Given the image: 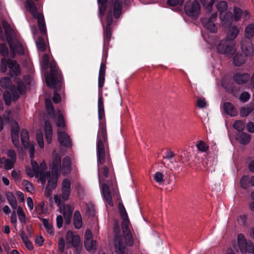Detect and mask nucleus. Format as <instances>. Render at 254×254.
I'll return each instance as SVG.
<instances>
[{
    "label": "nucleus",
    "instance_id": "obj_23",
    "mask_svg": "<svg viewBox=\"0 0 254 254\" xmlns=\"http://www.w3.org/2000/svg\"><path fill=\"white\" fill-rule=\"evenodd\" d=\"M102 189L103 196L107 203L111 206H113L114 203L109 187L106 184H103Z\"/></svg>",
    "mask_w": 254,
    "mask_h": 254
},
{
    "label": "nucleus",
    "instance_id": "obj_26",
    "mask_svg": "<svg viewBox=\"0 0 254 254\" xmlns=\"http://www.w3.org/2000/svg\"><path fill=\"white\" fill-rule=\"evenodd\" d=\"M44 130L46 141L50 144L52 140L53 130L52 125L49 121H46L45 123Z\"/></svg>",
    "mask_w": 254,
    "mask_h": 254
},
{
    "label": "nucleus",
    "instance_id": "obj_40",
    "mask_svg": "<svg viewBox=\"0 0 254 254\" xmlns=\"http://www.w3.org/2000/svg\"><path fill=\"white\" fill-rule=\"evenodd\" d=\"M46 109L49 115L52 117L54 116V110L52 102L50 99H46L45 100Z\"/></svg>",
    "mask_w": 254,
    "mask_h": 254
},
{
    "label": "nucleus",
    "instance_id": "obj_55",
    "mask_svg": "<svg viewBox=\"0 0 254 254\" xmlns=\"http://www.w3.org/2000/svg\"><path fill=\"white\" fill-rule=\"evenodd\" d=\"M7 156L8 157L7 158L10 159L12 160L16 161L17 156L16 153L14 150L9 149L7 151Z\"/></svg>",
    "mask_w": 254,
    "mask_h": 254
},
{
    "label": "nucleus",
    "instance_id": "obj_14",
    "mask_svg": "<svg viewBox=\"0 0 254 254\" xmlns=\"http://www.w3.org/2000/svg\"><path fill=\"white\" fill-rule=\"evenodd\" d=\"M21 141L23 146L26 148L29 149L30 157L32 158L34 157L35 148L33 144L29 143V134L27 130L23 129L21 133Z\"/></svg>",
    "mask_w": 254,
    "mask_h": 254
},
{
    "label": "nucleus",
    "instance_id": "obj_47",
    "mask_svg": "<svg viewBox=\"0 0 254 254\" xmlns=\"http://www.w3.org/2000/svg\"><path fill=\"white\" fill-rule=\"evenodd\" d=\"M17 215L18 219L21 223L25 222V214L23 211L22 208L21 206H18L17 208Z\"/></svg>",
    "mask_w": 254,
    "mask_h": 254
},
{
    "label": "nucleus",
    "instance_id": "obj_41",
    "mask_svg": "<svg viewBox=\"0 0 254 254\" xmlns=\"http://www.w3.org/2000/svg\"><path fill=\"white\" fill-rule=\"evenodd\" d=\"M233 62L235 65L240 66L245 63L244 57L242 55H236L234 58Z\"/></svg>",
    "mask_w": 254,
    "mask_h": 254
},
{
    "label": "nucleus",
    "instance_id": "obj_34",
    "mask_svg": "<svg viewBox=\"0 0 254 254\" xmlns=\"http://www.w3.org/2000/svg\"><path fill=\"white\" fill-rule=\"evenodd\" d=\"M56 116L58 117V120L56 121V125L57 127H64L65 126V122L62 112L59 110L56 113Z\"/></svg>",
    "mask_w": 254,
    "mask_h": 254
},
{
    "label": "nucleus",
    "instance_id": "obj_50",
    "mask_svg": "<svg viewBox=\"0 0 254 254\" xmlns=\"http://www.w3.org/2000/svg\"><path fill=\"white\" fill-rule=\"evenodd\" d=\"M10 80L8 77L1 78L0 80V84L4 88H8L10 85Z\"/></svg>",
    "mask_w": 254,
    "mask_h": 254
},
{
    "label": "nucleus",
    "instance_id": "obj_36",
    "mask_svg": "<svg viewBox=\"0 0 254 254\" xmlns=\"http://www.w3.org/2000/svg\"><path fill=\"white\" fill-rule=\"evenodd\" d=\"M37 47L39 50L44 52L46 50V44L42 36H39L36 41Z\"/></svg>",
    "mask_w": 254,
    "mask_h": 254
},
{
    "label": "nucleus",
    "instance_id": "obj_33",
    "mask_svg": "<svg viewBox=\"0 0 254 254\" xmlns=\"http://www.w3.org/2000/svg\"><path fill=\"white\" fill-rule=\"evenodd\" d=\"M6 197L8 202L13 209H15L17 208V201L14 195L10 192H8L6 194Z\"/></svg>",
    "mask_w": 254,
    "mask_h": 254
},
{
    "label": "nucleus",
    "instance_id": "obj_8",
    "mask_svg": "<svg viewBox=\"0 0 254 254\" xmlns=\"http://www.w3.org/2000/svg\"><path fill=\"white\" fill-rule=\"evenodd\" d=\"M17 87H12L10 92L6 91L3 93V98L6 105H9L11 100H16L19 95L22 94L25 91V86L23 82L18 79L17 81Z\"/></svg>",
    "mask_w": 254,
    "mask_h": 254
},
{
    "label": "nucleus",
    "instance_id": "obj_61",
    "mask_svg": "<svg viewBox=\"0 0 254 254\" xmlns=\"http://www.w3.org/2000/svg\"><path fill=\"white\" fill-rule=\"evenodd\" d=\"M11 176L15 180H19L21 179L20 173L19 171L13 170L11 172Z\"/></svg>",
    "mask_w": 254,
    "mask_h": 254
},
{
    "label": "nucleus",
    "instance_id": "obj_52",
    "mask_svg": "<svg viewBox=\"0 0 254 254\" xmlns=\"http://www.w3.org/2000/svg\"><path fill=\"white\" fill-rule=\"evenodd\" d=\"M0 54L4 58L8 55V48L4 44H0Z\"/></svg>",
    "mask_w": 254,
    "mask_h": 254
},
{
    "label": "nucleus",
    "instance_id": "obj_64",
    "mask_svg": "<svg viewBox=\"0 0 254 254\" xmlns=\"http://www.w3.org/2000/svg\"><path fill=\"white\" fill-rule=\"evenodd\" d=\"M247 128L249 132H254V124L252 122H249L247 125Z\"/></svg>",
    "mask_w": 254,
    "mask_h": 254
},
{
    "label": "nucleus",
    "instance_id": "obj_62",
    "mask_svg": "<svg viewBox=\"0 0 254 254\" xmlns=\"http://www.w3.org/2000/svg\"><path fill=\"white\" fill-rule=\"evenodd\" d=\"M106 71V64L102 63L100 65L99 75L105 76Z\"/></svg>",
    "mask_w": 254,
    "mask_h": 254
},
{
    "label": "nucleus",
    "instance_id": "obj_44",
    "mask_svg": "<svg viewBox=\"0 0 254 254\" xmlns=\"http://www.w3.org/2000/svg\"><path fill=\"white\" fill-rule=\"evenodd\" d=\"M198 150L201 152H206L208 149V146L203 141H199L196 145Z\"/></svg>",
    "mask_w": 254,
    "mask_h": 254
},
{
    "label": "nucleus",
    "instance_id": "obj_27",
    "mask_svg": "<svg viewBox=\"0 0 254 254\" xmlns=\"http://www.w3.org/2000/svg\"><path fill=\"white\" fill-rule=\"evenodd\" d=\"M8 67L11 75H18L20 73L19 65L17 62L12 60H9Z\"/></svg>",
    "mask_w": 254,
    "mask_h": 254
},
{
    "label": "nucleus",
    "instance_id": "obj_18",
    "mask_svg": "<svg viewBox=\"0 0 254 254\" xmlns=\"http://www.w3.org/2000/svg\"><path fill=\"white\" fill-rule=\"evenodd\" d=\"M216 7L220 12V18L221 21L224 23L227 22V17L229 15L228 13H226L223 16V12L226 11L227 9V3L225 1H221L216 5Z\"/></svg>",
    "mask_w": 254,
    "mask_h": 254
},
{
    "label": "nucleus",
    "instance_id": "obj_5",
    "mask_svg": "<svg viewBox=\"0 0 254 254\" xmlns=\"http://www.w3.org/2000/svg\"><path fill=\"white\" fill-rule=\"evenodd\" d=\"M2 26L5 31L6 38L10 50L12 52L11 57H14L15 53L23 54L24 52L22 44L16 37L13 30L9 24L5 21H2Z\"/></svg>",
    "mask_w": 254,
    "mask_h": 254
},
{
    "label": "nucleus",
    "instance_id": "obj_21",
    "mask_svg": "<svg viewBox=\"0 0 254 254\" xmlns=\"http://www.w3.org/2000/svg\"><path fill=\"white\" fill-rule=\"evenodd\" d=\"M20 128L17 122H14L12 124L11 128V139L13 143L15 146L19 144V132Z\"/></svg>",
    "mask_w": 254,
    "mask_h": 254
},
{
    "label": "nucleus",
    "instance_id": "obj_31",
    "mask_svg": "<svg viewBox=\"0 0 254 254\" xmlns=\"http://www.w3.org/2000/svg\"><path fill=\"white\" fill-rule=\"evenodd\" d=\"M73 224L75 228L77 229L80 228L82 225L81 216L78 211H75L74 213Z\"/></svg>",
    "mask_w": 254,
    "mask_h": 254
},
{
    "label": "nucleus",
    "instance_id": "obj_46",
    "mask_svg": "<svg viewBox=\"0 0 254 254\" xmlns=\"http://www.w3.org/2000/svg\"><path fill=\"white\" fill-rule=\"evenodd\" d=\"M249 183H250V178L248 176H243L240 180L241 186L244 189H247L248 188Z\"/></svg>",
    "mask_w": 254,
    "mask_h": 254
},
{
    "label": "nucleus",
    "instance_id": "obj_37",
    "mask_svg": "<svg viewBox=\"0 0 254 254\" xmlns=\"http://www.w3.org/2000/svg\"><path fill=\"white\" fill-rule=\"evenodd\" d=\"M104 117H105V112H104V109H98V118L99 120L100 121V123L99 125V130L98 131H99L100 127L103 125L105 127V128H106V124L104 121ZM106 130L107 131V129H106ZM99 132H98L97 136L98 135ZM107 134V133L106 132Z\"/></svg>",
    "mask_w": 254,
    "mask_h": 254
},
{
    "label": "nucleus",
    "instance_id": "obj_63",
    "mask_svg": "<svg viewBox=\"0 0 254 254\" xmlns=\"http://www.w3.org/2000/svg\"><path fill=\"white\" fill-rule=\"evenodd\" d=\"M59 249L61 252H63L64 249V240L63 238L60 239L59 241Z\"/></svg>",
    "mask_w": 254,
    "mask_h": 254
},
{
    "label": "nucleus",
    "instance_id": "obj_2",
    "mask_svg": "<svg viewBox=\"0 0 254 254\" xmlns=\"http://www.w3.org/2000/svg\"><path fill=\"white\" fill-rule=\"evenodd\" d=\"M119 209L122 222L121 224L124 236L116 235L114 238V246L116 254H127V247H131L134 245H139V241L133 239L132 235L129 229L130 222L127 212L123 204H120Z\"/></svg>",
    "mask_w": 254,
    "mask_h": 254
},
{
    "label": "nucleus",
    "instance_id": "obj_4",
    "mask_svg": "<svg viewBox=\"0 0 254 254\" xmlns=\"http://www.w3.org/2000/svg\"><path fill=\"white\" fill-rule=\"evenodd\" d=\"M110 9L107 16V25L104 27V47L107 48L109 46L112 36L111 26L113 22L112 15L115 18H118L122 12V1L120 0H112L110 3Z\"/></svg>",
    "mask_w": 254,
    "mask_h": 254
},
{
    "label": "nucleus",
    "instance_id": "obj_51",
    "mask_svg": "<svg viewBox=\"0 0 254 254\" xmlns=\"http://www.w3.org/2000/svg\"><path fill=\"white\" fill-rule=\"evenodd\" d=\"M36 138L37 142L39 144V145L40 148H43L44 147V141H43V134L41 131H38L36 133Z\"/></svg>",
    "mask_w": 254,
    "mask_h": 254
},
{
    "label": "nucleus",
    "instance_id": "obj_29",
    "mask_svg": "<svg viewBox=\"0 0 254 254\" xmlns=\"http://www.w3.org/2000/svg\"><path fill=\"white\" fill-rule=\"evenodd\" d=\"M223 109L226 113L231 116L235 117L238 114L237 110L230 102H225L223 104Z\"/></svg>",
    "mask_w": 254,
    "mask_h": 254
},
{
    "label": "nucleus",
    "instance_id": "obj_43",
    "mask_svg": "<svg viewBox=\"0 0 254 254\" xmlns=\"http://www.w3.org/2000/svg\"><path fill=\"white\" fill-rule=\"evenodd\" d=\"M50 87L54 88L55 89V91H54V97H53V101L55 103H59L61 100V98L60 95L57 93V92L59 91V90H60V88L62 86H59L57 85V87H56L54 85L53 86H50Z\"/></svg>",
    "mask_w": 254,
    "mask_h": 254
},
{
    "label": "nucleus",
    "instance_id": "obj_19",
    "mask_svg": "<svg viewBox=\"0 0 254 254\" xmlns=\"http://www.w3.org/2000/svg\"><path fill=\"white\" fill-rule=\"evenodd\" d=\"M31 158V166L33 171L35 172V176L37 178H39L43 184L46 182V174H44L42 170L39 169L38 164L35 161L33 160Z\"/></svg>",
    "mask_w": 254,
    "mask_h": 254
},
{
    "label": "nucleus",
    "instance_id": "obj_56",
    "mask_svg": "<svg viewBox=\"0 0 254 254\" xmlns=\"http://www.w3.org/2000/svg\"><path fill=\"white\" fill-rule=\"evenodd\" d=\"M49 64V56L47 54H44L42 57V65L45 68H47Z\"/></svg>",
    "mask_w": 254,
    "mask_h": 254
},
{
    "label": "nucleus",
    "instance_id": "obj_57",
    "mask_svg": "<svg viewBox=\"0 0 254 254\" xmlns=\"http://www.w3.org/2000/svg\"><path fill=\"white\" fill-rule=\"evenodd\" d=\"M250 98V94L247 92H244L240 95V99L243 102L247 101Z\"/></svg>",
    "mask_w": 254,
    "mask_h": 254
},
{
    "label": "nucleus",
    "instance_id": "obj_20",
    "mask_svg": "<svg viewBox=\"0 0 254 254\" xmlns=\"http://www.w3.org/2000/svg\"><path fill=\"white\" fill-rule=\"evenodd\" d=\"M243 16L245 20H247L249 18V12L246 10L243 11L239 7H234L232 19L235 21H238Z\"/></svg>",
    "mask_w": 254,
    "mask_h": 254
},
{
    "label": "nucleus",
    "instance_id": "obj_13",
    "mask_svg": "<svg viewBox=\"0 0 254 254\" xmlns=\"http://www.w3.org/2000/svg\"><path fill=\"white\" fill-rule=\"evenodd\" d=\"M237 243L241 252L243 254H246L251 248H253V243L251 241L247 242L242 234L238 235Z\"/></svg>",
    "mask_w": 254,
    "mask_h": 254
},
{
    "label": "nucleus",
    "instance_id": "obj_6",
    "mask_svg": "<svg viewBox=\"0 0 254 254\" xmlns=\"http://www.w3.org/2000/svg\"><path fill=\"white\" fill-rule=\"evenodd\" d=\"M25 8L31 13L33 18L37 19L41 33L43 35H46L47 30L44 16L42 13L37 12L36 6L32 0H26Z\"/></svg>",
    "mask_w": 254,
    "mask_h": 254
},
{
    "label": "nucleus",
    "instance_id": "obj_25",
    "mask_svg": "<svg viewBox=\"0 0 254 254\" xmlns=\"http://www.w3.org/2000/svg\"><path fill=\"white\" fill-rule=\"evenodd\" d=\"M250 76L247 73L238 72L233 77L234 80L238 84L245 83L250 79Z\"/></svg>",
    "mask_w": 254,
    "mask_h": 254
},
{
    "label": "nucleus",
    "instance_id": "obj_30",
    "mask_svg": "<svg viewBox=\"0 0 254 254\" xmlns=\"http://www.w3.org/2000/svg\"><path fill=\"white\" fill-rule=\"evenodd\" d=\"M239 33V29L237 26L230 27L227 33V39L234 41V40L237 37Z\"/></svg>",
    "mask_w": 254,
    "mask_h": 254
},
{
    "label": "nucleus",
    "instance_id": "obj_9",
    "mask_svg": "<svg viewBox=\"0 0 254 254\" xmlns=\"http://www.w3.org/2000/svg\"><path fill=\"white\" fill-rule=\"evenodd\" d=\"M71 191V182L68 179H65L62 183V192L60 195H55L54 199L58 205H60L63 201L67 200L69 198Z\"/></svg>",
    "mask_w": 254,
    "mask_h": 254
},
{
    "label": "nucleus",
    "instance_id": "obj_7",
    "mask_svg": "<svg viewBox=\"0 0 254 254\" xmlns=\"http://www.w3.org/2000/svg\"><path fill=\"white\" fill-rule=\"evenodd\" d=\"M51 73L46 77V82L48 86L57 85L62 86L63 77L61 71H60L54 62H51L50 63Z\"/></svg>",
    "mask_w": 254,
    "mask_h": 254
},
{
    "label": "nucleus",
    "instance_id": "obj_1",
    "mask_svg": "<svg viewBox=\"0 0 254 254\" xmlns=\"http://www.w3.org/2000/svg\"><path fill=\"white\" fill-rule=\"evenodd\" d=\"M52 173L47 172L46 173V180L48 184L46 186L45 194L47 197L51 195L52 190L57 187L58 179L62 174L66 175L71 171V160L69 156L64 157L62 161L61 156L56 153L53 156L51 165Z\"/></svg>",
    "mask_w": 254,
    "mask_h": 254
},
{
    "label": "nucleus",
    "instance_id": "obj_17",
    "mask_svg": "<svg viewBox=\"0 0 254 254\" xmlns=\"http://www.w3.org/2000/svg\"><path fill=\"white\" fill-rule=\"evenodd\" d=\"M58 139L60 144L64 147H70L72 145L70 138L64 131H58Z\"/></svg>",
    "mask_w": 254,
    "mask_h": 254
},
{
    "label": "nucleus",
    "instance_id": "obj_3",
    "mask_svg": "<svg viewBox=\"0 0 254 254\" xmlns=\"http://www.w3.org/2000/svg\"><path fill=\"white\" fill-rule=\"evenodd\" d=\"M96 151L99 182L104 181L108 176V167L103 164L105 162L106 152H109V145L105 127L103 125L100 128L97 139Z\"/></svg>",
    "mask_w": 254,
    "mask_h": 254
},
{
    "label": "nucleus",
    "instance_id": "obj_22",
    "mask_svg": "<svg viewBox=\"0 0 254 254\" xmlns=\"http://www.w3.org/2000/svg\"><path fill=\"white\" fill-rule=\"evenodd\" d=\"M61 212L63 213L65 221L68 224L70 221L72 213L73 210V208L68 204L64 205L60 207Z\"/></svg>",
    "mask_w": 254,
    "mask_h": 254
},
{
    "label": "nucleus",
    "instance_id": "obj_24",
    "mask_svg": "<svg viewBox=\"0 0 254 254\" xmlns=\"http://www.w3.org/2000/svg\"><path fill=\"white\" fill-rule=\"evenodd\" d=\"M16 163V161L4 157L1 158L0 167H4L6 170L12 169Z\"/></svg>",
    "mask_w": 254,
    "mask_h": 254
},
{
    "label": "nucleus",
    "instance_id": "obj_53",
    "mask_svg": "<svg viewBox=\"0 0 254 254\" xmlns=\"http://www.w3.org/2000/svg\"><path fill=\"white\" fill-rule=\"evenodd\" d=\"M105 82V76L99 75L98 77V87L99 93L102 94V87L104 86Z\"/></svg>",
    "mask_w": 254,
    "mask_h": 254
},
{
    "label": "nucleus",
    "instance_id": "obj_11",
    "mask_svg": "<svg viewBox=\"0 0 254 254\" xmlns=\"http://www.w3.org/2000/svg\"><path fill=\"white\" fill-rule=\"evenodd\" d=\"M184 10L186 14L192 18H197L200 14V4L198 1L194 0L191 2L190 0L186 2Z\"/></svg>",
    "mask_w": 254,
    "mask_h": 254
},
{
    "label": "nucleus",
    "instance_id": "obj_42",
    "mask_svg": "<svg viewBox=\"0 0 254 254\" xmlns=\"http://www.w3.org/2000/svg\"><path fill=\"white\" fill-rule=\"evenodd\" d=\"M233 127L237 130L242 131L245 129V125L243 121L237 120L234 122Z\"/></svg>",
    "mask_w": 254,
    "mask_h": 254
},
{
    "label": "nucleus",
    "instance_id": "obj_15",
    "mask_svg": "<svg viewBox=\"0 0 254 254\" xmlns=\"http://www.w3.org/2000/svg\"><path fill=\"white\" fill-rule=\"evenodd\" d=\"M66 242L67 245L78 247L80 245V237L74 234L71 231H68L66 235Z\"/></svg>",
    "mask_w": 254,
    "mask_h": 254
},
{
    "label": "nucleus",
    "instance_id": "obj_48",
    "mask_svg": "<svg viewBox=\"0 0 254 254\" xmlns=\"http://www.w3.org/2000/svg\"><path fill=\"white\" fill-rule=\"evenodd\" d=\"M22 185L28 192H32L34 191V188L32 184L27 180H23Z\"/></svg>",
    "mask_w": 254,
    "mask_h": 254
},
{
    "label": "nucleus",
    "instance_id": "obj_39",
    "mask_svg": "<svg viewBox=\"0 0 254 254\" xmlns=\"http://www.w3.org/2000/svg\"><path fill=\"white\" fill-rule=\"evenodd\" d=\"M84 246L88 251H91L93 250L96 249V242L93 240L84 241Z\"/></svg>",
    "mask_w": 254,
    "mask_h": 254
},
{
    "label": "nucleus",
    "instance_id": "obj_38",
    "mask_svg": "<svg viewBox=\"0 0 254 254\" xmlns=\"http://www.w3.org/2000/svg\"><path fill=\"white\" fill-rule=\"evenodd\" d=\"M254 34V26L253 24H249L246 28L245 35L246 38L250 39L253 36Z\"/></svg>",
    "mask_w": 254,
    "mask_h": 254
},
{
    "label": "nucleus",
    "instance_id": "obj_60",
    "mask_svg": "<svg viewBox=\"0 0 254 254\" xmlns=\"http://www.w3.org/2000/svg\"><path fill=\"white\" fill-rule=\"evenodd\" d=\"M98 107V109H104L103 98L102 97V94H99V95Z\"/></svg>",
    "mask_w": 254,
    "mask_h": 254
},
{
    "label": "nucleus",
    "instance_id": "obj_10",
    "mask_svg": "<svg viewBox=\"0 0 254 254\" xmlns=\"http://www.w3.org/2000/svg\"><path fill=\"white\" fill-rule=\"evenodd\" d=\"M235 42L225 39L221 40L217 46V52L222 54L231 55L234 53Z\"/></svg>",
    "mask_w": 254,
    "mask_h": 254
},
{
    "label": "nucleus",
    "instance_id": "obj_16",
    "mask_svg": "<svg viewBox=\"0 0 254 254\" xmlns=\"http://www.w3.org/2000/svg\"><path fill=\"white\" fill-rule=\"evenodd\" d=\"M241 49L246 56L252 57L254 53L253 44L249 40H243L241 42Z\"/></svg>",
    "mask_w": 254,
    "mask_h": 254
},
{
    "label": "nucleus",
    "instance_id": "obj_35",
    "mask_svg": "<svg viewBox=\"0 0 254 254\" xmlns=\"http://www.w3.org/2000/svg\"><path fill=\"white\" fill-rule=\"evenodd\" d=\"M42 221L47 233L50 235H53L54 233V231L52 224L46 219L43 218L42 219Z\"/></svg>",
    "mask_w": 254,
    "mask_h": 254
},
{
    "label": "nucleus",
    "instance_id": "obj_58",
    "mask_svg": "<svg viewBox=\"0 0 254 254\" xmlns=\"http://www.w3.org/2000/svg\"><path fill=\"white\" fill-rule=\"evenodd\" d=\"M197 106L200 108H203L206 107V102L204 98H200L197 100Z\"/></svg>",
    "mask_w": 254,
    "mask_h": 254
},
{
    "label": "nucleus",
    "instance_id": "obj_54",
    "mask_svg": "<svg viewBox=\"0 0 254 254\" xmlns=\"http://www.w3.org/2000/svg\"><path fill=\"white\" fill-rule=\"evenodd\" d=\"M184 0H168L167 4L171 6L177 5H181L184 2Z\"/></svg>",
    "mask_w": 254,
    "mask_h": 254
},
{
    "label": "nucleus",
    "instance_id": "obj_45",
    "mask_svg": "<svg viewBox=\"0 0 254 254\" xmlns=\"http://www.w3.org/2000/svg\"><path fill=\"white\" fill-rule=\"evenodd\" d=\"M9 60L10 59H7L4 57L1 60L0 70L2 72H5L6 71L7 66H8Z\"/></svg>",
    "mask_w": 254,
    "mask_h": 254
},
{
    "label": "nucleus",
    "instance_id": "obj_32",
    "mask_svg": "<svg viewBox=\"0 0 254 254\" xmlns=\"http://www.w3.org/2000/svg\"><path fill=\"white\" fill-rule=\"evenodd\" d=\"M254 110L253 105H248L246 106L241 108L240 114L241 117H244L248 116L251 112Z\"/></svg>",
    "mask_w": 254,
    "mask_h": 254
},
{
    "label": "nucleus",
    "instance_id": "obj_59",
    "mask_svg": "<svg viewBox=\"0 0 254 254\" xmlns=\"http://www.w3.org/2000/svg\"><path fill=\"white\" fill-rule=\"evenodd\" d=\"M91 240H93L92 233L90 230H86L85 233L84 241H88Z\"/></svg>",
    "mask_w": 254,
    "mask_h": 254
},
{
    "label": "nucleus",
    "instance_id": "obj_28",
    "mask_svg": "<svg viewBox=\"0 0 254 254\" xmlns=\"http://www.w3.org/2000/svg\"><path fill=\"white\" fill-rule=\"evenodd\" d=\"M236 139L242 144L246 145L251 141V135L246 132H239L236 136Z\"/></svg>",
    "mask_w": 254,
    "mask_h": 254
},
{
    "label": "nucleus",
    "instance_id": "obj_12",
    "mask_svg": "<svg viewBox=\"0 0 254 254\" xmlns=\"http://www.w3.org/2000/svg\"><path fill=\"white\" fill-rule=\"evenodd\" d=\"M217 17V13L215 12L209 18L204 17L201 19L202 25L210 32L215 33L217 32V27L214 23Z\"/></svg>",
    "mask_w": 254,
    "mask_h": 254
},
{
    "label": "nucleus",
    "instance_id": "obj_49",
    "mask_svg": "<svg viewBox=\"0 0 254 254\" xmlns=\"http://www.w3.org/2000/svg\"><path fill=\"white\" fill-rule=\"evenodd\" d=\"M164 174L160 172H156L154 175V179L156 182L160 184L165 181Z\"/></svg>",
    "mask_w": 254,
    "mask_h": 254
}]
</instances>
